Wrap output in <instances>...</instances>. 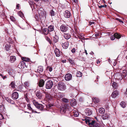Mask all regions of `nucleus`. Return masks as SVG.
I'll return each mask as SVG.
<instances>
[{
  "label": "nucleus",
  "mask_w": 127,
  "mask_h": 127,
  "mask_svg": "<svg viewBox=\"0 0 127 127\" xmlns=\"http://www.w3.org/2000/svg\"><path fill=\"white\" fill-rule=\"evenodd\" d=\"M99 34L98 33H96L95 34V37H97L98 36H99Z\"/></svg>",
  "instance_id": "64"
},
{
  "label": "nucleus",
  "mask_w": 127,
  "mask_h": 127,
  "mask_svg": "<svg viewBox=\"0 0 127 127\" xmlns=\"http://www.w3.org/2000/svg\"><path fill=\"white\" fill-rule=\"evenodd\" d=\"M60 29L62 32H66L68 29V26L67 25H62L60 27Z\"/></svg>",
  "instance_id": "6"
},
{
  "label": "nucleus",
  "mask_w": 127,
  "mask_h": 127,
  "mask_svg": "<svg viewBox=\"0 0 127 127\" xmlns=\"http://www.w3.org/2000/svg\"><path fill=\"white\" fill-rule=\"evenodd\" d=\"M85 122L87 123H88L90 127H101L100 125L94 121L90 122L89 120L88 119L87 120L86 119Z\"/></svg>",
  "instance_id": "2"
},
{
  "label": "nucleus",
  "mask_w": 127,
  "mask_h": 127,
  "mask_svg": "<svg viewBox=\"0 0 127 127\" xmlns=\"http://www.w3.org/2000/svg\"><path fill=\"white\" fill-rule=\"evenodd\" d=\"M76 75L77 77H80L82 76V74L80 72L78 71L76 73Z\"/></svg>",
  "instance_id": "40"
},
{
  "label": "nucleus",
  "mask_w": 127,
  "mask_h": 127,
  "mask_svg": "<svg viewBox=\"0 0 127 127\" xmlns=\"http://www.w3.org/2000/svg\"><path fill=\"white\" fill-rule=\"evenodd\" d=\"M8 73L9 74L13 77H14L15 76V71L14 70H9L8 71Z\"/></svg>",
  "instance_id": "15"
},
{
  "label": "nucleus",
  "mask_w": 127,
  "mask_h": 127,
  "mask_svg": "<svg viewBox=\"0 0 127 127\" xmlns=\"http://www.w3.org/2000/svg\"><path fill=\"white\" fill-rule=\"evenodd\" d=\"M118 21L120 22V23H123V22L119 18H117L116 19Z\"/></svg>",
  "instance_id": "59"
},
{
  "label": "nucleus",
  "mask_w": 127,
  "mask_h": 127,
  "mask_svg": "<svg viewBox=\"0 0 127 127\" xmlns=\"http://www.w3.org/2000/svg\"><path fill=\"white\" fill-rule=\"evenodd\" d=\"M36 107L38 109L41 110H42L43 109L44 106L43 105L40 104H39Z\"/></svg>",
  "instance_id": "16"
},
{
  "label": "nucleus",
  "mask_w": 127,
  "mask_h": 127,
  "mask_svg": "<svg viewBox=\"0 0 127 127\" xmlns=\"http://www.w3.org/2000/svg\"><path fill=\"white\" fill-rule=\"evenodd\" d=\"M22 59L23 60L26 62L29 61H30V59L29 58L26 57H22Z\"/></svg>",
  "instance_id": "44"
},
{
  "label": "nucleus",
  "mask_w": 127,
  "mask_h": 127,
  "mask_svg": "<svg viewBox=\"0 0 127 127\" xmlns=\"http://www.w3.org/2000/svg\"><path fill=\"white\" fill-rule=\"evenodd\" d=\"M10 19L12 21L14 22L15 21V18L13 16H11L10 17Z\"/></svg>",
  "instance_id": "51"
},
{
  "label": "nucleus",
  "mask_w": 127,
  "mask_h": 127,
  "mask_svg": "<svg viewBox=\"0 0 127 127\" xmlns=\"http://www.w3.org/2000/svg\"><path fill=\"white\" fill-rule=\"evenodd\" d=\"M63 106L64 107H66V108L67 109L68 108V107L69 106V104H66L65 105Z\"/></svg>",
  "instance_id": "57"
},
{
  "label": "nucleus",
  "mask_w": 127,
  "mask_h": 127,
  "mask_svg": "<svg viewBox=\"0 0 127 127\" xmlns=\"http://www.w3.org/2000/svg\"><path fill=\"white\" fill-rule=\"evenodd\" d=\"M27 107L30 110H31L32 113L34 112L35 113H37L36 111H35L32 108H31L30 104H28L27 105Z\"/></svg>",
  "instance_id": "24"
},
{
  "label": "nucleus",
  "mask_w": 127,
  "mask_h": 127,
  "mask_svg": "<svg viewBox=\"0 0 127 127\" xmlns=\"http://www.w3.org/2000/svg\"><path fill=\"white\" fill-rule=\"evenodd\" d=\"M85 111L86 114L88 116L92 114V111L90 109L87 108L86 109Z\"/></svg>",
  "instance_id": "9"
},
{
  "label": "nucleus",
  "mask_w": 127,
  "mask_h": 127,
  "mask_svg": "<svg viewBox=\"0 0 127 127\" xmlns=\"http://www.w3.org/2000/svg\"><path fill=\"white\" fill-rule=\"evenodd\" d=\"M108 117L109 116L108 115L105 114L102 116V119L104 120L107 119H108Z\"/></svg>",
  "instance_id": "26"
},
{
  "label": "nucleus",
  "mask_w": 127,
  "mask_h": 127,
  "mask_svg": "<svg viewBox=\"0 0 127 127\" xmlns=\"http://www.w3.org/2000/svg\"><path fill=\"white\" fill-rule=\"evenodd\" d=\"M99 112L101 114L105 112V109L103 108H100L99 109Z\"/></svg>",
  "instance_id": "30"
},
{
  "label": "nucleus",
  "mask_w": 127,
  "mask_h": 127,
  "mask_svg": "<svg viewBox=\"0 0 127 127\" xmlns=\"http://www.w3.org/2000/svg\"><path fill=\"white\" fill-rule=\"evenodd\" d=\"M116 79L118 80H122L123 78L122 75L121 74L119 73H117L116 74L115 76Z\"/></svg>",
  "instance_id": "11"
},
{
  "label": "nucleus",
  "mask_w": 127,
  "mask_h": 127,
  "mask_svg": "<svg viewBox=\"0 0 127 127\" xmlns=\"http://www.w3.org/2000/svg\"><path fill=\"white\" fill-rule=\"evenodd\" d=\"M95 22H90L89 23V25H92L93 24H95Z\"/></svg>",
  "instance_id": "54"
},
{
  "label": "nucleus",
  "mask_w": 127,
  "mask_h": 127,
  "mask_svg": "<svg viewBox=\"0 0 127 127\" xmlns=\"http://www.w3.org/2000/svg\"><path fill=\"white\" fill-rule=\"evenodd\" d=\"M70 103L72 104H73V105H75L76 104L75 99H73L70 102Z\"/></svg>",
  "instance_id": "43"
},
{
  "label": "nucleus",
  "mask_w": 127,
  "mask_h": 127,
  "mask_svg": "<svg viewBox=\"0 0 127 127\" xmlns=\"http://www.w3.org/2000/svg\"><path fill=\"white\" fill-rule=\"evenodd\" d=\"M48 29L49 32H52L54 30V27L53 26H50L48 27Z\"/></svg>",
  "instance_id": "34"
},
{
  "label": "nucleus",
  "mask_w": 127,
  "mask_h": 127,
  "mask_svg": "<svg viewBox=\"0 0 127 127\" xmlns=\"http://www.w3.org/2000/svg\"><path fill=\"white\" fill-rule=\"evenodd\" d=\"M16 58L15 56H12L10 57L9 61L11 63H14L16 61Z\"/></svg>",
  "instance_id": "14"
},
{
  "label": "nucleus",
  "mask_w": 127,
  "mask_h": 127,
  "mask_svg": "<svg viewBox=\"0 0 127 127\" xmlns=\"http://www.w3.org/2000/svg\"><path fill=\"white\" fill-rule=\"evenodd\" d=\"M17 90L18 91H19L20 92H21L22 91L24 92L23 90L22 86H21L19 85L17 87Z\"/></svg>",
  "instance_id": "39"
},
{
  "label": "nucleus",
  "mask_w": 127,
  "mask_h": 127,
  "mask_svg": "<svg viewBox=\"0 0 127 127\" xmlns=\"http://www.w3.org/2000/svg\"><path fill=\"white\" fill-rule=\"evenodd\" d=\"M44 80L42 79H41L39 81V86L40 87H42L44 86Z\"/></svg>",
  "instance_id": "17"
},
{
  "label": "nucleus",
  "mask_w": 127,
  "mask_h": 127,
  "mask_svg": "<svg viewBox=\"0 0 127 127\" xmlns=\"http://www.w3.org/2000/svg\"><path fill=\"white\" fill-rule=\"evenodd\" d=\"M118 92L117 90L114 91L112 94V97L114 98H115L118 95Z\"/></svg>",
  "instance_id": "13"
},
{
  "label": "nucleus",
  "mask_w": 127,
  "mask_h": 127,
  "mask_svg": "<svg viewBox=\"0 0 127 127\" xmlns=\"http://www.w3.org/2000/svg\"><path fill=\"white\" fill-rule=\"evenodd\" d=\"M64 15L65 17L66 18H69L71 16L70 12L68 10H66L64 13Z\"/></svg>",
  "instance_id": "10"
},
{
  "label": "nucleus",
  "mask_w": 127,
  "mask_h": 127,
  "mask_svg": "<svg viewBox=\"0 0 127 127\" xmlns=\"http://www.w3.org/2000/svg\"><path fill=\"white\" fill-rule=\"evenodd\" d=\"M61 43L62 46L64 48L66 49L67 48L68 46V43L67 41L62 39L61 40Z\"/></svg>",
  "instance_id": "5"
},
{
  "label": "nucleus",
  "mask_w": 127,
  "mask_h": 127,
  "mask_svg": "<svg viewBox=\"0 0 127 127\" xmlns=\"http://www.w3.org/2000/svg\"><path fill=\"white\" fill-rule=\"evenodd\" d=\"M53 84V83L52 81L48 80L45 84V88L47 89H50L52 87Z\"/></svg>",
  "instance_id": "4"
},
{
  "label": "nucleus",
  "mask_w": 127,
  "mask_h": 127,
  "mask_svg": "<svg viewBox=\"0 0 127 127\" xmlns=\"http://www.w3.org/2000/svg\"><path fill=\"white\" fill-rule=\"evenodd\" d=\"M39 16L36 14L35 16V18L36 21H39L44 20L46 18V12L43 10L38 9V10Z\"/></svg>",
  "instance_id": "1"
},
{
  "label": "nucleus",
  "mask_w": 127,
  "mask_h": 127,
  "mask_svg": "<svg viewBox=\"0 0 127 127\" xmlns=\"http://www.w3.org/2000/svg\"><path fill=\"white\" fill-rule=\"evenodd\" d=\"M24 94V98L25 99L26 101L28 102L29 101V99L28 97V94L27 92H25Z\"/></svg>",
  "instance_id": "18"
},
{
  "label": "nucleus",
  "mask_w": 127,
  "mask_h": 127,
  "mask_svg": "<svg viewBox=\"0 0 127 127\" xmlns=\"http://www.w3.org/2000/svg\"><path fill=\"white\" fill-rule=\"evenodd\" d=\"M21 65L23 68H24V66H25V63L24 62L22 61L21 63Z\"/></svg>",
  "instance_id": "49"
},
{
  "label": "nucleus",
  "mask_w": 127,
  "mask_h": 127,
  "mask_svg": "<svg viewBox=\"0 0 127 127\" xmlns=\"http://www.w3.org/2000/svg\"><path fill=\"white\" fill-rule=\"evenodd\" d=\"M30 84L28 82H26L24 83V85L25 88H26L27 87H29L30 86Z\"/></svg>",
  "instance_id": "37"
},
{
  "label": "nucleus",
  "mask_w": 127,
  "mask_h": 127,
  "mask_svg": "<svg viewBox=\"0 0 127 127\" xmlns=\"http://www.w3.org/2000/svg\"><path fill=\"white\" fill-rule=\"evenodd\" d=\"M50 13L52 16H54L55 15V12L53 10H50Z\"/></svg>",
  "instance_id": "45"
},
{
  "label": "nucleus",
  "mask_w": 127,
  "mask_h": 127,
  "mask_svg": "<svg viewBox=\"0 0 127 127\" xmlns=\"http://www.w3.org/2000/svg\"><path fill=\"white\" fill-rule=\"evenodd\" d=\"M72 78V75L70 73H67L66 74L65 76V80L67 81H68L70 80Z\"/></svg>",
  "instance_id": "7"
},
{
  "label": "nucleus",
  "mask_w": 127,
  "mask_h": 127,
  "mask_svg": "<svg viewBox=\"0 0 127 127\" xmlns=\"http://www.w3.org/2000/svg\"><path fill=\"white\" fill-rule=\"evenodd\" d=\"M10 86L12 88H14L15 87V83L13 81L11 83Z\"/></svg>",
  "instance_id": "42"
},
{
  "label": "nucleus",
  "mask_w": 127,
  "mask_h": 127,
  "mask_svg": "<svg viewBox=\"0 0 127 127\" xmlns=\"http://www.w3.org/2000/svg\"><path fill=\"white\" fill-rule=\"evenodd\" d=\"M7 78L6 76L5 75L4 76H3V77H2V78L3 79H4L5 78Z\"/></svg>",
  "instance_id": "63"
},
{
  "label": "nucleus",
  "mask_w": 127,
  "mask_h": 127,
  "mask_svg": "<svg viewBox=\"0 0 127 127\" xmlns=\"http://www.w3.org/2000/svg\"><path fill=\"white\" fill-rule=\"evenodd\" d=\"M59 37L56 35L53 37V41L54 43H56L58 41Z\"/></svg>",
  "instance_id": "32"
},
{
  "label": "nucleus",
  "mask_w": 127,
  "mask_h": 127,
  "mask_svg": "<svg viewBox=\"0 0 127 127\" xmlns=\"http://www.w3.org/2000/svg\"><path fill=\"white\" fill-rule=\"evenodd\" d=\"M52 70V68L51 67H50L49 68V71H50V72H51V71Z\"/></svg>",
  "instance_id": "61"
},
{
  "label": "nucleus",
  "mask_w": 127,
  "mask_h": 127,
  "mask_svg": "<svg viewBox=\"0 0 127 127\" xmlns=\"http://www.w3.org/2000/svg\"><path fill=\"white\" fill-rule=\"evenodd\" d=\"M48 56H49L48 58V56L47 57V58L46 57H45V61H46L47 60H50V56H49V55H48Z\"/></svg>",
  "instance_id": "56"
},
{
  "label": "nucleus",
  "mask_w": 127,
  "mask_h": 127,
  "mask_svg": "<svg viewBox=\"0 0 127 127\" xmlns=\"http://www.w3.org/2000/svg\"><path fill=\"white\" fill-rule=\"evenodd\" d=\"M43 70V68L41 66H40L38 67L37 70V72L40 73L42 72Z\"/></svg>",
  "instance_id": "22"
},
{
  "label": "nucleus",
  "mask_w": 127,
  "mask_h": 127,
  "mask_svg": "<svg viewBox=\"0 0 127 127\" xmlns=\"http://www.w3.org/2000/svg\"><path fill=\"white\" fill-rule=\"evenodd\" d=\"M68 60L69 61V62L72 64H73L74 63V61L71 59L69 58L68 59Z\"/></svg>",
  "instance_id": "50"
},
{
  "label": "nucleus",
  "mask_w": 127,
  "mask_h": 127,
  "mask_svg": "<svg viewBox=\"0 0 127 127\" xmlns=\"http://www.w3.org/2000/svg\"><path fill=\"white\" fill-rule=\"evenodd\" d=\"M62 100L63 102L66 103H68V100L65 98H63Z\"/></svg>",
  "instance_id": "48"
},
{
  "label": "nucleus",
  "mask_w": 127,
  "mask_h": 127,
  "mask_svg": "<svg viewBox=\"0 0 127 127\" xmlns=\"http://www.w3.org/2000/svg\"><path fill=\"white\" fill-rule=\"evenodd\" d=\"M67 110V109L66 108V107H64L63 106L62 108H61L60 111L61 112H62L64 113H65V112Z\"/></svg>",
  "instance_id": "33"
},
{
  "label": "nucleus",
  "mask_w": 127,
  "mask_h": 127,
  "mask_svg": "<svg viewBox=\"0 0 127 127\" xmlns=\"http://www.w3.org/2000/svg\"><path fill=\"white\" fill-rule=\"evenodd\" d=\"M79 115V114L78 113V112L77 113L76 112V113L74 114V116L76 117H77Z\"/></svg>",
  "instance_id": "58"
},
{
  "label": "nucleus",
  "mask_w": 127,
  "mask_h": 127,
  "mask_svg": "<svg viewBox=\"0 0 127 127\" xmlns=\"http://www.w3.org/2000/svg\"><path fill=\"white\" fill-rule=\"evenodd\" d=\"M19 4H18L16 5V7L17 9H19Z\"/></svg>",
  "instance_id": "60"
},
{
  "label": "nucleus",
  "mask_w": 127,
  "mask_h": 127,
  "mask_svg": "<svg viewBox=\"0 0 127 127\" xmlns=\"http://www.w3.org/2000/svg\"><path fill=\"white\" fill-rule=\"evenodd\" d=\"M5 109L3 105L2 104L0 105V112L1 113H4L5 112Z\"/></svg>",
  "instance_id": "23"
},
{
  "label": "nucleus",
  "mask_w": 127,
  "mask_h": 127,
  "mask_svg": "<svg viewBox=\"0 0 127 127\" xmlns=\"http://www.w3.org/2000/svg\"><path fill=\"white\" fill-rule=\"evenodd\" d=\"M57 88L59 90L61 91H63L66 89V86L64 82H60L58 83V84Z\"/></svg>",
  "instance_id": "3"
},
{
  "label": "nucleus",
  "mask_w": 127,
  "mask_h": 127,
  "mask_svg": "<svg viewBox=\"0 0 127 127\" xmlns=\"http://www.w3.org/2000/svg\"><path fill=\"white\" fill-rule=\"evenodd\" d=\"M93 101L95 103H98L99 102V100L98 98H95L93 99Z\"/></svg>",
  "instance_id": "36"
},
{
  "label": "nucleus",
  "mask_w": 127,
  "mask_h": 127,
  "mask_svg": "<svg viewBox=\"0 0 127 127\" xmlns=\"http://www.w3.org/2000/svg\"><path fill=\"white\" fill-rule=\"evenodd\" d=\"M18 14L21 17H23V14L22 12L19 11L18 12Z\"/></svg>",
  "instance_id": "47"
},
{
  "label": "nucleus",
  "mask_w": 127,
  "mask_h": 127,
  "mask_svg": "<svg viewBox=\"0 0 127 127\" xmlns=\"http://www.w3.org/2000/svg\"><path fill=\"white\" fill-rule=\"evenodd\" d=\"M45 96L49 100H51L52 98L51 95L48 93H46L45 94Z\"/></svg>",
  "instance_id": "25"
},
{
  "label": "nucleus",
  "mask_w": 127,
  "mask_h": 127,
  "mask_svg": "<svg viewBox=\"0 0 127 127\" xmlns=\"http://www.w3.org/2000/svg\"><path fill=\"white\" fill-rule=\"evenodd\" d=\"M64 37L66 39H68L71 37V35L69 34L68 33H64Z\"/></svg>",
  "instance_id": "21"
},
{
  "label": "nucleus",
  "mask_w": 127,
  "mask_h": 127,
  "mask_svg": "<svg viewBox=\"0 0 127 127\" xmlns=\"http://www.w3.org/2000/svg\"><path fill=\"white\" fill-rule=\"evenodd\" d=\"M5 99L8 102H9L12 104H14V102L13 101V100H11L10 98L7 97H6L5 98Z\"/></svg>",
  "instance_id": "27"
},
{
  "label": "nucleus",
  "mask_w": 127,
  "mask_h": 127,
  "mask_svg": "<svg viewBox=\"0 0 127 127\" xmlns=\"http://www.w3.org/2000/svg\"><path fill=\"white\" fill-rule=\"evenodd\" d=\"M112 86L115 89H116L117 87V84L115 82H113L112 84Z\"/></svg>",
  "instance_id": "38"
},
{
  "label": "nucleus",
  "mask_w": 127,
  "mask_h": 127,
  "mask_svg": "<svg viewBox=\"0 0 127 127\" xmlns=\"http://www.w3.org/2000/svg\"><path fill=\"white\" fill-rule=\"evenodd\" d=\"M12 98L14 99H16L19 97V95L17 92H14L12 95Z\"/></svg>",
  "instance_id": "8"
},
{
  "label": "nucleus",
  "mask_w": 127,
  "mask_h": 127,
  "mask_svg": "<svg viewBox=\"0 0 127 127\" xmlns=\"http://www.w3.org/2000/svg\"><path fill=\"white\" fill-rule=\"evenodd\" d=\"M114 34L115 38L117 39H119L121 37V35L117 33H115Z\"/></svg>",
  "instance_id": "35"
},
{
  "label": "nucleus",
  "mask_w": 127,
  "mask_h": 127,
  "mask_svg": "<svg viewBox=\"0 0 127 127\" xmlns=\"http://www.w3.org/2000/svg\"><path fill=\"white\" fill-rule=\"evenodd\" d=\"M29 3L30 5H32L33 4V2H32L31 1H30L29 2Z\"/></svg>",
  "instance_id": "62"
},
{
  "label": "nucleus",
  "mask_w": 127,
  "mask_h": 127,
  "mask_svg": "<svg viewBox=\"0 0 127 127\" xmlns=\"http://www.w3.org/2000/svg\"><path fill=\"white\" fill-rule=\"evenodd\" d=\"M56 97L60 98H62L63 97L64 95L63 93H58L56 94Z\"/></svg>",
  "instance_id": "19"
},
{
  "label": "nucleus",
  "mask_w": 127,
  "mask_h": 127,
  "mask_svg": "<svg viewBox=\"0 0 127 127\" xmlns=\"http://www.w3.org/2000/svg\"><path fill=\"white\" fill-rule=\"evenodd\" d=\"M36 96L37 98L39 99H41L42 98V94L39 91H38L36 92Z\"/></svg>",
  "instance_id": "12"
},
{
  "label": "nucleus",
  "mask_w": 127,
  "mask_h": 127,
  "mask_svg": "<svg viewBox=\"0 0 127 127\" xmlns=\"http://www.w3.org/2000/svg\"><path fill=\"white\" fill-rule=\"evenodd\" d=\"M10 46L9 44H6L5 46V48L7 51H9L10 48Z\"/></svg>",
  "instance_id": "41"
},
{
  "label": "nucleus",
  "mask_w": 127,
  "mask_h": 127,
  "mask_svg": "<svg viewBox=\"0 0 127 127\" xmlns=\"http://www.w3.org/2000/svg\"><path fill=\"white\" fill-rule=\"evenodd\" d=\"M115 38L114 34L113 35L111 36L110 37V39L111 40H114L115 39Z\"/></svg>",
  "instance_id": "52"
},
{
  "label": "nucleus",
  "mask_w": 127,
  "mask_h": 127,
  "mask_svg": "<svg viewBox=\"0 0 127 127\" xmlns=\"http://www.w3.org/2000/svg\"><path fill=\"white\" fill-rule=\"evenodd\" d=\"M55 52L56 56L59 57L60 56V52L59 49L55 48Z\"/></svg>",
  "instance_id": "20"
},
{
  "label": "nucleus",
  "mask_w": 127,
  "mask_h": 127,
  "mask_svg": "<svg viewBox=\"0 0 127 127\" xmlns=\"http://www.w3.org/2000/svg\"><path fill=\"white\" fill-rule=\"evenodd\" d=\"M120 105L123 108H125L126 106V104L124 101H122L120 103Z\"/></svg>",
  "instance_id": "31"
},
{
  "label": "nucleus",
  "mask_w": 127,
  "mask_h": 127,
  "mask_svg": "<svg viewBox=\"0 0 127 127\" xmlns=\"http://www.w3.org/2000/svg\"><path fill=\"white\" fill-rule=\"evenodd\" d=\"M43 31L44 33L46 35L49 32L48 29L46 28L43 29Z\"/></svg>",
  "instance_id": "28"
},
{
  "label": "nucleus",
  "mask_w": 127,
  "mask_h": 127,
  "mask_svg": "<svg viewBox=\"0 0 127 127\" xmlns=\"http://www.w3.org/2000/svg\"><path fill=\"white\" fill-rule=\"evenodd\" d=\"M127 72L126 70H124L122 73V75L123 78H125L127 75Z\"/></svg>",
  "instance_id": "29"
},
{
  "label": "nucleus",
  "mask_w": 127,
  "mask_h": 127,
  "mask_svg": "<svg viewBox=\"0 0 127 127\" xmlns=\"http://www.w3.org/2000/svg\"><path fill=\"white\" fill-rule=\"evenodd\" d=\"M32 102L33 104L36 107L37 105L38 104V102L35 100H33L32 101Z\"/></svg>",
  "instance_id": "46"
},
{
  "label": "nucleus",
  "mask_w": 127,
  "mask_h": 127,
  "mask_svg": "<svg viewBox=\"0 0 127 127\" xmlns=\"http://www.w3.org/2000/svg\"><path fill=\"white\" fill-rule=\"evenodd\" d=\"M4 117L2 114L0 113V120H2L4 119Z\"/></svg>",
  "instance_id": "53"
},
{
  "label": "nucleus",
  "mask_w": 127,
  "mask_h": 127,
  "mask_svg": "<svg viewBox=\"0 0 127 127\" xmlns=\"http://www.w3.org/2000/svg\"><path fill=\"white\" fill-rule=\"evenodd\" d=\"M76 51L75 49V48H73L71 50V51L72 53H75Z\"/></svg>",
  "instance_id": "55"
}]
</instances>
